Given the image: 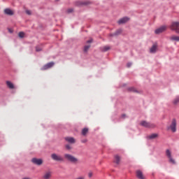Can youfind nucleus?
<instances>
[{
    "instance_id": "13",
    "label": "nucleus",
    "mask_w": 179,
    "mask_h": 179,
    "mask_svg": "<svg viewBox=\"0 0 179 179\" xmlns=\"http://www.w3.org/2000/svg\"><path fill=\"white\" fill-rule=\"evenodd\" d=\"M136 177L138 179H145V176H143V173L141 171H137L136 173Z\"/></svg>"
},
{
    "instance_id": "19",
    "label": "nucleus",
    "mask_w": 179,
    "mask_h": 179,
    "mask_svg": "<svg viewBox=\"0 0 179 179\" xmlns=\"http://www.w3.org/2000/svg\"><path fill=\"white\" fill-rule=\"evenodd\" d=\"M170 40H171V41H179V36H172L170 37Z\"/></svg>"
},
{
    "instance_id": "36",
    "label": "nucleus",
    "mask_w": 179,
    "mask_h": 179,
    "mask_svg": "<svg viewBox=\"0 0 179 179\" xmlns=\"http://www.w3.org/2000/svg\"><path fill=\"white\" fill-rule=\"evenodd\" d=\"M87 142V140H83V141H82V143H86Z\"/></svg>"
},
{
    "instance_id": "2",
    "label": "nucleus",
    "mask_w": 179,
    "mask_h": 179,
    "mask_svg": "<svg viewBox=\"0 0 179 179\" xmlns=\"http://www.w3.org/2000/svg\"><path fill=\"white\" fill-rule=\"evenodd\" d=\"M168 131H171V132H176L177 131V120L173 119L170 126L167 127Z\"/></svg>"
},
{
    "instance_id": "22",
    "label": "nucleus",
    "mask_w": 179,
    "mask_h": 179,
    "mask_svg": "<svg viewBox=\"0 0 179 179\" xmlns=\"http://www.w3.org/2000/svg\"><path fill=\"white\" fill-rule=\"evenodd\" d=\"M42 50H43V47H41V45H38L36 47V52H40V51H41Z\"/></svg>"
},
{
    "instance_id": "18",
    "label": "nucleus",
    "mask_w": 179,
    "mask_h": 179,
    "mask_svg": "<svg viewBox=\"0 0 179 179\" xmlns=\"http://www.w3.org/2000/svg\"><path fill=\"white\" fill-rule=\"evenodd\" d=\"M114 162L116 164H118L120 162H121V157L118 155H115Z\"/></svg>"
},
{
    "instance_id": "24",
    "label": "nucleus",
    "mask_w": 179,
    "mask_h": 179,
    "mask_svg": "<svg viewBox=\"0 0 179 179\" xmlns=\"http://www.w3.org/2000/svg\"><path fill=\"white\" fill-rule=\"evenodd\" d=\"M121 33H122V29H117L115 33L114 34V36H118V34H121Z\"/></svg>"
},
{
    "instance_id": "31",
    "label": "nucleus",
    "mask_w": 179,
    "mask_h": 179,
    "mask_svg": "<svg viewBox=\"0 0 179 179\" xmlns=\"http://www.w3.org/2000/svg\"><path fill=\"white\" fill-rule=\"evenodd\" d=\"M88 177H89L90 178H92V177H93V173H92V172H90V173H88Z\"/></svg>"
},
{
    "instance_id": "23",
    "label": "nucleus",
    "mask_w": 179,
    "mask_h": 179,
    "mask_svg": "<svg viewBox=\"0 0 179 179\" xmlns=\"http://www.w3.org/2000/svg\"><path fill=\"white\" fill-rule=\"evenodd\" d=\"M89 48H90V45H86L84 47V52H87V51H89Z\"/></svg>"
},
{
    "instance_id": "5",
    "label": "nucleus",
    "mask_w": 179,
    "mask_h": 179,
    "mask_svg": "<svg viewBox=\"0 0 179 179\" xmlns=\"http://www.w3.org/2000/svg\"><path fill=\"white\" fill-rule=\"evenodd\" d=\"M140 124L141 127H145V128H155V125L153 123L148 122L145 120L141 121Z\"/></svg>"
},
{
    "instance_id": "32",
    "label": "nucleus",
    "mask_w": 179,
    "mask_h": 179,
    "mask_svg": "<svg viewBox=\"0 0 179 179\" xmlns=\"http://www.w3.org/2000/svg\"><path fill=\"white\" fill-rule=\"evenodd\" d=\"M26 14L27 15H31V11L27 10H26Z\"/></svg>"
},
{
    "instance_id": "7",
    "label": "nucleus",
    "mask_w": 179,
    "mask_h": 179,
    "mask_svg": "<svg viewBox=\"0 0 179 179\" xmlns=\"http://www.w3.org/2000/svg\"><path fill=\"white\" fill-rule=\"evenodd\" d=\"M54 65H55L54 62H51L45 64L41 69V71H47V69H50V68H52Z\"/></svg>"
},
{
    "instance_id": "29",
    "label": "nucleus",
    "mask_w": 179,
    "mask_h": 179,
    "mask_svg": "<svg viewBox=\"0 0 179 179\" xmlns=\"http://www.w3.org/2000/svg\"><path fill=\"white\" fill-rule=\"evenodd\" d=\"M72 12H73V8H69V9L67 10V13H72Z\"/></svg>"
},
{
    "instance_id": "35",
    "label": "nucleus",
    "mask_w": 179,
    "mask_h": 179,
    "mask_svg": "<svg viewBox=\"0 0 179 179\" xmlns=\"http://www.w3.org/2000/svg\"><path fill=\"white\" fill-rule=\"evenodd\" d=\"M87 43H93V39H90L89 41H87Z\"/></svg>"
},
{
    "instance_id": "33",
    "label": "nucleus",
    "mask_w": 179,
    "mask_h": 179,
    "mask_svg": "<svg viewBox=\"0 0 179 179\" xmlns=\"http://www.w3.org/2000/svg\"><path fill=\"white\" fill-rule=\"evenodd\" d=\"M75 179H85V176H78Z\"/></svg>"
},
{
    "instance_id": "4",
    "label": "nucleus",
    "mask_w": 179,
    "mask_h": 179,
    "mask_svg": "<svg viewBox=\"0 0 179 179\" xmlns=\"http://www.w3.org/2000/svg\"><path fill=\"white\" fill-rule=\"evenodd\" d=\"M166 156L168 157L169 163H171V164H176V160L173 159V155H171V151H170V150H166Z\"/></svg>"
},
{
    "instance_id": "8",
    "label": "nucleus",
    "mask_w": 179,
    "mask_h": 179,
    "mask_svg": "<svg viewBox=\"0 0 179 179\" xmlns=\"http://www.w3.org/2000/svg\"><path fill=\"white\" fill-rule=\"evenodd\" d=\"M167 30V27L164 25L155 30V34H160L163 33V31H166Z\"/></svg>"
},
{
    "instance_id": "20",
    "label": "nucleus",
    "mask_w": 179,
    "mask_h": 179,
    "mask_svg": "<svg viewBox=\"0 0 179 179\" xmlns=\"http://www.w3.org/2000/svg\"><path fill=\"white\" fill-rule=\"evenodd\" d=\"M88 132H89V129L84 128L82 130V135H83V136H86V135L87 134Z\"/></svg>"
},
{
    "instance_id": "25",
    "label": "nucleus",
    "mask_w": 179,
    "mask_h": 179,
    "mask_svg": "<svg viewBox=\"0 0 179 179\" xmlns=\"http://www.w3.org/2000/svg\"><path fill=\"white\" fill-rule=\"evenodd\" d=\"M110 46H103V48H102V51H104V52H106V51H108V50H110Z\"/></svg>"
},
{
    "instance_id": "34",
    "label": "nucleus",
    "mask_w": 179,
    "mask_h": 179,
    "mask_svg": "<svg viewBox=\"0 0 179 179\" xmlns=\"http://www.w3.org/2000/svg\"><path fill=\"white\" fill-rule=\"evenodd\" d=\"M131 65H132V63H127V68H130Z\"/></svg>"
},
{
    "instance_id": "1",
    "label": "nucleus",
    "mask_w": 179,
    "mask_h": 179,
    "mask_svg": "<svg viewBox=\"0 0 179 179\" xmlns=\"http://www.w3.org/2000/svg\"><path fill=\"white\" fill-rule=\"evenodd\" d=\"M64 159L73 164H78L79 163V159L71 154H64Z\"/></svg>"
},
{
    "instance_id": "11",
    "label": "nucleus",
    "mask_w": 179,
    "mask_h": 179,
    "mask_svg": "<svg viewBox=\"0 0 179 179\" xmlns=\"http://www.w3.org/2000/svg\"><path fill=\"white\" fill-rule=\"evenodd\" d=\"M77 5L78 6H80L82 5H85V6H87V5H92V2L90 1H78L77 2Z\"/></svg>"
},
{
    "instance_id": "27",
    "label": "nucleus",
    "mask_w": 179,
    "mask_h": 179,
    "mask_svg": "<svg viewBox=\"0 0 179 179\" xmlns=\"http://www.w3.org/2000/svg\"><path fill=\"white\" fill-rule=\"evenodd\" d=\"M18 36L20 38H23V37H24V32H20Z\"/></svg>"
},
{
    "instance_id": "15",
    "label": "nucleus",
    "mask_w": 179,
    "mask_h": 179,
    "mask_svg": "<svg viewBox=\"0 0 179 179\" xmlns=\"http://www.w3.org/2000/svg\"><path fill=\"white\" fill-rule=\"evenodd\" d=\"M6 85H7V87L9 88V89H11V90H13L15 89V85H13V83L10 81H6Z\"/></svg>"
},
{
    "instance_id": "10",
    "label": "nucleus",
    "mask_w": 179,
    "mask_h": 179,
    "mask_svg": "<svg viewBox=\"0 0 179 179\" xmlns=\"http://www.w3.org/2000/svg\"><path fill=\"white\" fill-rule=\"evenodd\" d=\"M127 22H129V17H124L123 18H121L120 20H119L117 23L118 24H124Z\"/></svg>"
},
{
    "instance_id": "16",
    "label": "nucleus",
    "mask_w": 179,
    "mask_h": 179,
    "mask_svg": "<svg viewBox=\"0 0 179 179\" xmlns=\"http://www.w3.org/2000/svg\"><path fill=\"white\" fill-rule=\"evenodd\" d=\"M65 141L69 142V143H75L76 142L75 138H73V137H66Z\"/></svg>"
},
{
    "instance_id": "12",
    "label": "nucleus",
    "mask_w": 179,
    "mask_h": 179,
    "mask_svg": "<svg viewBox=\"0 0 179 179\" xmlns=\"http://www.w3.org/2000/svg\"><path fill=\"white\" fill-rule=\"evenodd\" d=\"M4 13L8 16H13L14 15L13 10H10V8H6L4 10Z\"/></svg>"
},
{
    "instance_id": "30",
    "label": "nucleus",
    "mask_w": 179,
    "mask_h": 179,
    "mask_svg": "<svg viewBox=\"0 0 179 179\" xmlns=\"http://www.w3.org/2000/svg\"><path fill=\"white\" fill-rule=\"evenodd\" d=\"M66 149H67V150H71V149H72V147H71V145H66Z\"/></svg>"
},
{
    "instance_id": "21",
    "label": "nucleus",
    "mask_w": 179,
    "mask_h": 179,
    "mask_svg": "<svg viewBox=\"0 0 179 179\" xmlns=\"http://www.w3.org/2000/svg\"><path fill=\"white\" fill-rule=\"evenodd\" d=\"M158 135L157 134H152L148 136V139H156L157 138Z\"/></svg>"
},
{
    "instance_id": "3",
    "label": "nucleus",
    "mask_w": 179,
    "mask_h": 179,
    "mask_svg": "<svg viewBox=\"0 0 179 179\" xmlns=\"http://www.w3.org/2000/svg\"><path fill=\"white\" fill-rule=\"evenodd\" d=\"M171 30L179 34V22H173L170 25Z\"/></svg>"
},
{
    "instance_id": "6",
    "label": "nucleus",
    "mask_w": 179,
    "mask_h": 179,
    "mask_svg": "<svg viewBox=\"0 0 179 179\" xmlns=\"http://www.w3.org/2000/svg\"><path fill=\"white\" fill-rule=\"evenodd\" d=\"M51 158L52 159V160H55V162H64V158H62V157L55 153L51 155Z\"/></svg>"
},
{
    "instance_id": "26",
    "label": "nucleus",
    "mask_w": 179,
    "mask_h": 179,
    "mask_svg": "<svg viewBox=\"0 0 179 179\" xmlns=\"http://www.w3.org/2000/svg\"><path fill=\"white\" fill-rule=\"evenodd\" d=\"M129 92H134V93H138V90L135 89L134 87H130L129 88Z\"/></svg>"
},
{
    "instance_id": "28",
    "label": "nucleus",
    "mask_w": 179,
    "mask_h": 179,
    "mask_svg": "<svg viewBox=\"0 0 179 179\" xmlns=\"http://www.w3.org/2000/svg\"><path fill=\"white\" fill-rule=\"evenodd\" d=\"M178 103H179V97H177L176 99H174L173 104H178Z\"/></svg>"
},
{
    "instance_id": "17",
    "label": "nucleus",
    "mask_w": 179,
    "mask_h": 179,
    "mask_svg": "<svg viewBox=\"0 0 179 179\" xmlns=\"http://www.w3.org/2000/svg\"><path fill=\"white\" fill-rule=\"evenodd\" d=\"M157 50V45H153L150 49V52H151L152 54H155Z\"/></svg>"
},
{
    "instance_id": "37",
    "label": "nucleus",
    "mask_w": 179,
    "mask_h": 179,
    "mask_svg": "<svg viewBox=\"0 0 179 179\" xmlns=\"http://www.w3.org/2000/svg\"><path fill=\"white\" fill-rule=\"evenodd\" d=\"M123 118H125V115H122Z\"/></svg>"
},
{
    "instance_id": "14",
    "label": "nucleus",
    "mask_w": 179,
    "mask_h": 179,
    "mask_svg": "<svg viewBox=\"0 0 179 179\" xmlns=\"http://www.w3.org/2000/svg\"><path fill=\"white\" fill-rule=\"evenodd\" d=\"M52 174V173L51 171H47L45 173V174L43 176V178L44 179H50V178H51Z\"/></svg>"
},
{
    "instance_id": "38",
    "label": "nucleus",
    "mask_w": 179,
    "mask_h": 179,
    "mask_svg": "<svg viewBox=\"0 0 179 179\" xmlns=\"http://www.w3.org/2000/svg\"><path fill=\"white\" fill-rule=\"evenodd\" d=\"M56 1H59V0H56Z\"/></svg>"
},
{
    "instance_id": "9",
    "label": "nucleus",
    "mask_w": 179,
    "mask_h": 179,
    "mask_svg": "<svg viewBox=\"0 0 179 179\" xmlns=\"http://www.w3.org/2000/svg\"><path fill=\"white\" fill-rule=\"evenodd\" d=\"M31 162L34 164H36L37 166H41V164H43V159H41L33 158Z\"/></svg>"
}]
</instances>
